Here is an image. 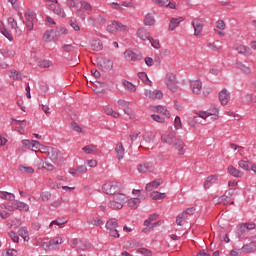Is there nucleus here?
<instances>
[{
    "mask_svg": "<svg viewBox=\"0 0 256 256\" xmlns=\"http://www.w3.org/2000/svg\"><path fill=\"white\" fill-rule=\"evenodd\" d=\"M21 197H23V194L21 193L17 195L13 193H0V199L10 201L12 211L13 209H17L18 211H23L24 213H27V211H29V204L21 201Z\"/></svg>",
    "mask_w": 256,
    "mask_h": 256,
    "instance_id": "f257e3e1",
    "label": "nucleus"
},
{
    "mask_svg": "<svg viewBox=\"0 0 256 256\" xmlns=\"http://www.w3.org/2000/svg\"><path fill=\"white\" fill-rule=\"evenodd\" d=\"M161 139L162 143H167L168 145H171L174 149H177L180 155H183V153H185V143H183V140L177 138V132L171 131L168 133V135H163Z\"/></svg>",
    "mask_w": 256,
    "mask_h": 256,
    "instance_id": "f03ea898",
    "label": "nucleus"
},
{
    "mask_svg": "<svg viewBox=\"0 0 256 256\" xmlns=\"http://www.w3.org/2000/svg\"><path fill=\"white\" fill-rule=\"evenodd\" d=\"M46 151L50 161H52L54 165H62L65 163V158L63 157V153H61L59 149L53 148V147H47Z\"/></svg>",
    "mask_w": 256,
    "mask_h": 256,
    "instance_id": "7ed1b4c3",
    "label": "nucleus"
},
{
    "mask_svg": "<svg viewBox=\"0 0 256 256\" xmlns=\"http://www.w3.org/2000/svg\"><path fill=\"white\" fill-rule=\"evenodd\" d=\"M117 227H119V220L116 218H110L105 225V228L108 231L109 237H113L114 239H119L121 237V234H119V230H117Z\"/></svg>",
    "mask_w": 256,
    "mask_h": 256,
    "instance_id": "20e7f679",
    "label": "nucleus"
},
{
    "mask_svg": "<svg viewBox=\"0 0 256 256\" xmlns=\"http://www.w3.org/2000/svg\"><path fill=\"white\" fill-rule=\"evenodd\" d=\"M127 201V195L125 193H113L111 194L110 207L112 209H123V203Z\"/></svg>",
    "mask_w": 256,
    "mask_h": 256,
    "instance_id": "39448f33",
    "label": "nucleus"
},
{
    "mask_svg": "<svg viewBox=\"0 0 256 256\" xmlns=\"http://www.w3.org/2000/svg\"><path fill=\"white\" fill-rule=\"evenodd\" d=\"M165 85L172 93H175L178 89L179 81L174 73L168 72L165 76Z\"/></svg>",
    "mask_w": 256,
    "mask_h": 256,
    "instance_id": "423d86ee",
    "label": "nucleus"
},
{
    "mask_svg": "<svg viewBox=\"0 0 256 256\" xmlns=\"http://www.w3.org/2000/svg\"><path fill=\"white\" fill-rule=\"evenodd\" d=\"M193 215H195V208L193 207L187 208L176 217L177 225L179 226L185 225L187 221H189V219L193 217Z\"/></svg>",
    "mask_w": 256,
    "mask_h": 256,
    "instance_id": "0eeeda50",
    "label": "nucleus"
},
{
    "mask_svg": "<svg viewBox=\"0 0 256 256\" xmlns=\"http://www.w3.org/2000/svg\"><path fill=\"white\" fill-rule=\"evenodd\" d=\"M39 201H49L52 199V207H59L61 205V197H57V194L51 195V193L38 194Z\"/></svg>",
    "mask_w": 256,
    "mask_h": 256,
    "instance_id": "6e6552de",
    "label": "nucleus"
},
{
    "mask_svg": "<svg viewBox=\"0 0 256 256\" xmlns=\"http://www.w3.org/2000/svg\"><path fill=\"white\" fill-rule=\"evenodd\" d=\"M255 229V223H242L239 225L237 230V235L239 239H243L249 231H253Z\"/></svg>",
    "mask_w": 256,
    "mask_h": 256,
    "instance_id": "1a4fd4ad",
    "label": "nucleus"
},
{
    "mask_svg": "<svg viewBox=\"0 0 256 256\" xmlns=\"http://www.w3.org/2000/svg\"><path fill=\"white\" fill-rule=\"evenodd\" d=\"M140 203H141V194L133 193L132 196H129L128 206L131 207V209H137Z\"/></svg>",
    "mask_w": 256,
    "mask_h": 256,
    "instance_id": "9d476101",
    "label": "nucleus"
},
{
    "mask_svg": "<svg viewBox=\"0 0 256 256\" xmlns=\"http://www.w3.org/2000/svg\"><path fill=\"white\" fill-rule=\"evenodd\" d=\"M24 17L26 19V28L28 31H33V21H35V12L28 10L25 14Z\"/></svg>",
    "mask_w": 256,
    "mask_h": 256,
    "instance_id": "9b49d317",
    "label": "nucleus"
},
{
    "mask_svg": "<svg viewBox=\"0 0 256 256\" xmlns=\"http://www.w3.org/2000/svg\"><path fill=\"white\" fill-rule=\"evenodd\" d=\"M103 193H119V183H106L102 186Z\"/></svg>",
    "mask_w": 256,
    "mask_h": 256,
    "instance_id": "f8f14e48",
    "label": "nucleus"
},
{
    "mask_svg": "<svg viewBox=\"0 0 256 256\" xmlns=\"http://www.w3.org/2000/svg\"><path fill=\"white\" fill-rule=\"evenodd\" d=\"M190 88L194 95H201L203 89V82L201 80H192L190 81Z\"/></svg>",
    "mask_w": 256,
    "mask_h": 256,
    "instance_id": "ddd939ff",
    "label": "nucleus"
},
{
    "mask_svg": "<svg viewBox=\"0 0 256 256\" xmlns=\"http://www.w3.org/2000/svg\"><path fill=\"white\" fill-rule=\"evenodd\" d=\"M139 173H153L155 171V164L152 162H145L144 164L138 165Z\"/></svg>",
    "mask_w": 256,
    "mask_h": 256,
    "instance_id": "4468645a",
    "label": "nucleus"
},
{
    "mask_svg": "<svg viewBox=\"0 0 256 256\" xmlns=\"http://www.w3.org/2000/svg\"><path fill=\"white\" fill-rule=\"evenodd\" d=\"M99 65H100L101 71H103L104 73H109V71L113 69V61L107 58L102 59Z\"/></svg>",
    "mask_w": 256,
    "mask_h": 256,
    "instance_id": "2eb2a0df",
    "label": "nucleus"
},
{
    "mask_svg": "<svg viewBox=\"0 0 256 256\" xmlns=\"http://www.w3.org/2000/svg\"><path fill=\"white\" fill-rule=\"evenodd\" d=\"M219 99H220L221 105H227L229 101H231V93H229V91H227L226 89H223L219 93Z\"/></svg>",
    "mask_w": 256,
    "mask_h": 256,
    "instance_id": "dca6fc26",
    "label": "nucleus"
},
{
    "mask_svg": "<svg viewBox=\"0 0 256 256\" xmlns=\"http://www.w3.org/2000/svg\"><path fill=\"white\" fill-rule=\"evenodd\" d=\"M124 57L127 61H141V55L136 54L133 50H126Z\"/></svg>",
    "mask_w": 256,
    "mask_h": 256,
    "instance_id": "f3484780",
    "label": "nucleus"
},
{
    "mask_svg": "<svg viewBox=\"0 0 256 256\" xmlns=\"http://www.w3.org/2000/svg\"><path fill=\"white\" fill-rule=\"evenodd\" d=\"M183 21H185V18L183 17L172 18L169 24V31H175Z\"/></svg>",
    "mask_w": 256,
    "mask_h": 256,
    "instance_id": "a211bd4d",
    "label": "nucleus"
},
{
    "mask_svg": "<svg viewBox=\"0 0 256 256\" xmlns=\"http://www.w3.org/2000/svg\"><path fill=\"white\" fill-rule=\"evenodd\" d=\"M137 36L139 37V39H141L142 41H149L151 39V34L148 32L147 29L145 28H140L137 31Z\"/></svg>",
    "mask_w": 256,
    "mask_h": 256,
    "instance_id": "6ab92c4d",
    "label": "nucleus"
},
{
    "mask_svg": "<svg viewBox=\"0 0 256 256\" xmlns=\"http://www.w3.org/2000/svg\"><path fill=\"white\" fill-rule=\"evenodd\" d=\"M65 243V238L61 236H56L50 240L51 249H57V246L63 245Z\"/></svg>",
    "mask_w": 256,
    "mask_h": 256,
    "instance_id": "aec40b11",
    "label": "nucleus"
},
{
    "mask_svg": "<svg viewBox=\"0 0 256 256\" xmlns=\"http://www.w3.org/2000/svg\"><path fill=\"white\" fill-rule=\"evenodd\" d=\"M154 111L167 119L171 117V113L169 112V110H167L165 106H155Z\"/></svg>",
    "mask_w": 256,
    "mask_h": 256,
    "instance_id": "412c9836",
    "label": "nucleus"
},
{
    "mask_svg": "<svg viewBox=\"0 0 256 256\" xmlns=\"http://www.w3.org/2000/svg\"><path fill=\"white\" fill-rule=\"evenodd\" d=\"M0 31L8 41H13V34H11V31H9V29L5 28V24L3 23V21H0Z\"/></svg>",
    "mask_w": 256,
    "mask_h": 256,
    "instance_id": "4be33fe9",
    "label": "nucleus"
},
{
    "mask_svg": "<svg viewBox=\"0 0 256 256\" xmlns=\"http://www.w3.org/2000/svg\"><path fill=\"white\" fill-rule=\"evenodd\" d=\"M192 26L194 27V35L197 37L203 32V24L199 20L192 21Z\"/></svg>",
    "mask_w": 256,
    "mask_h": 256,
    "instance_id": "5701e85b",
    "label": "nucleus"
},
{
    "mask_svg": "<svg viewBox=\"0 0 256 256\" xmlns=\"http://www.w3.org/2000/svg\"><path fill=\"white\" fill-rule=\"evenodd\" d=\"M241 251H243V253H255V251H256V242L253 241V242H250V243L244 245L241 248Z\"/></svg>",
    "mask_w": 256,
    "mask_h": 256,
    "instance_id": "b1692460",
    "label": "nucleus"
},
{
    "mask_svg": "<svg viewBox=\"0 0 256 256\" xmlns=\"http://www.w3.org/2000/svg\"><path fill=\"white\" fill-rule=\"evenodd\" d=\"M162 184H163L162 179H156L146 185V191L151 192L153 191V189H157V187H159V185H162Z\"/></svg>",
    "mask_w": 256,
    "mask_h": 256,
    "instance_id": "393cba45",
    "label": "nucleus"
},
{
    "mask_svg": "<svg viewBox=\"0 0 256 256\" xmlns=\"http://www.w3.org/2000/svg\"><path fill=\"white\" fill-rule=\"evenodd\" d=\"M115 153L119 161H121V159L125 157V148L123 147V143H119L116 145Z\"/></svg>",
    "mask_w": 256,
    "mask_h": 256,
    "instance_id": "a878e982",
    "label": "nucleus"
},
{
    "mask_svg": "<svg viewBox=\"0 0 256 256\" xmlns=\"http://www.w3.org/2000/svg\"><path fill=\"white\" fill-rule=\"evenodd\" d=\"M146 97H149L150 99H162L163 98V92L160 90H154V91H147Z\"/></svg>",
    "mask_w": 256,
    "mask_h": 256,
    "instance_id": "bb28decb",
    "label": "nucleus"
},
{
    "mask_svg": "<svg viewBox=\"0 0 256 256\" xmlns=\"http://www.w3.org/2000/svg\"><path fill=\"white\" fill-rule=\"evenodd\" d=\"M215 183H217V175L208 176L204 183V188L210 189L212 185H215Z\"/></svg>",
    "mask_w": 256,
    "mask_h": 256,
    "instance_id": "cd10ccee",
    "label": "nucleus"
},
{
    "mask_svg": "<svg viewBox=\"0 0 256 256\" xmlns=\"http://www.w3.org/2000/svg\"><path fill=\"white\" fill-rule=\"evenodd\" d=\"M235 51L239 53V55H251V48L243 45H239L235 48Z\"/></svg>",
    "mask_w": 256,
    "mask_h": 256,
    "instance_id": "c85d7f7f",
    "label": "nucleus"
},
{
    "mask_svg": "<svg viewBox=\"0 0 256 256\" xmlns=\"http://www.w3.org/2000/svg\"><path fill=\"white\" fill-rule=\"evenodd\" d=\"M9 77L10 79H13V81H21V79H23V74L17 70H10Z\"/></svg>",
    "mask_w": 256,
    "mask_h": 256,
    "instance_id": "c756f323",
    "label": "nucleus"
},
{
    "mask_svg": "<svg viewBox=\"0 0 256 256\" xmlns=\"http://www.w3.org/2000/svg\"><path fill=\"white\" fill-rule=\"evenodd\" d=\"M144 25L151 27L152 25H155V17L153 14L148 13L144 18Z\"/></svg>",
    "mask_w": 256,
    "mask_h": 256,
    "instance_id": "7c9ffc66",
    "label": "nucleus"
},
{
    "mask_svg": "<svg viewBox=\"0 0 256 256\" xmlns=\"http://www.w3.org/2000/svg\"><path fill=\"white\" fill-rule=\"evenodd\" d=\"M91 49L93 51H103V42L101 40L92 41Z\"/></svg>",
    "mask_w": 256,
    "mask_h": 256,
    "instance_id": "2f4dec72",
    "label": "nucleus"
},
{
    "mask_svg": "<svg viewBox=\"0 0 256 256\" xmlns=\"http://www.w3.org/2000/svg\"><path fill=\"white\" fill-rule=\"evenodd\" d=\"M51 65H53V62H51V60L41 59L38 61V67H41V69H49Z\"/></svg>",
    "mask_w": 256,
    "mask_h": 256,
    "instance_id": "473e14b6",
    "label": "nucleus"
},
{
    "mask_svg": "<svg viewBox=\"0 0 256 256\" xmlns=\"http://www.w3.org/2000/svg\"><path fill=\"white\" fill-rule=\"evenodd\" d=\"M157 219H159V214H151L149 218L144 221V227H149L151 223H153V221H157Z\"/></svg>",
    "mask_w": 256,
    "mask_h": 256,
    "instance_id": "72a5a7b5",
    "label": "nucleus"
},
{
    "mask_svg": "<svg viewBox=\"0 0 256 256\" xmlns=\"http://www.w3.org/2000/svg\"><path fill=\"white\" fill-rule=\"evenodd\" d=\"M88 249H91V243L87 241H81L77 246L78 251H87Z\"/></svg>",
    "mask_w": 256,
    "mask_h": 256,
    "instance_id": "f704fd0d",
    "label": "nucleus"
},
{
    "mask_svg": "<svg viewBox=\"0 0 256 256\" xmlns=\"http://www.w3.org/2000/svg\"><path fill=\"white\" fill-rule=\"evenodd\" d=\"M228 173H230V175H232L233 177H242L243 176V172L239 171L237 168L230 166L228 167Z\"/></svg>",
    "mask_w": 256,
    "mask_h": 256,
    "instance_id": "c9c22d12",
    "label": "nucleus"
},
{
    "mask_svg": "<svg viewBox=\"0 0 256 256\" xmlns=\"http://www.w3.org/2000/svg\"><path fill=\"white\" fill-rule=\"evenodd\" d=\"M19 237H22L24 241H29V231H27V228H20L18 231Z\"/></svg>",
    "mask_w": 256,
    "mask_h": 256,
    "instance_id": "e433bc0d",
    "label": "nucleus"
},
{
    "mask_svg": "<svg viewBox=\"0 0 256 256\" xmlns=\"http://www.w3.org/2000/svg\"><path fill=\"white\" fill-rule=\"evenodd\" d=\"M0 53H1V55H3V57H15V51H13L9 48L0 49Z\"/></svg>",
    "mask_w": 256,
    "mask_h": 256,
    "instance_id": "4c0bfd02",
    "label": "nucleus"
},
{
    "mask_svg": "<svg viewBox=\"0 0 256 256\" xmlns=\"http://www.w3.org/2000/svg\"><path fill=\"white\" fill-rule=\"evenodd\" d=\"M97 150V146L90 144L82 148V151L86 153L87 155H91V153H94V151Z\"/></svg>",
    "mask_w": 256,
    "mask_h": 256,
    "instance_id": "58836bf2",
    "label": "nucleus"
},
{
    "mask_svg": "<svg viewBox=\"0 0 256 256\" xmlns=\"http://www.w3.org/2000/svg\"><path fill=\"white\" fill-rule=\"evenodd\" d=\"M167 195L165 193H151L150 199H153L154 201H163Z\"/></svg>",
    "mask_w": 256,
    "mask_h": 256,
    "instance_id": "ea45409f",
    "label": "nucleus"
},
{
    "mask_svg": "<svg viewBox=\"0 0 256 256\" xmlns=\"http://www.w3.org/2000/svg\"><path fill=\"white\" fill-rule=\"evenodd\" d=\"M1 211V219H7V217H9L11 215V211H13V209L11 208V206L9 208H0Z\"/></svg>",
    "mask_w": 256,
    "mask_h": 256,
    "instance_id": "a19ab883",
    "label": "nucleus"
},
{
    "mask_svg": "<svg viewBox=\"0 0 256 256\" xmlns=\"http://www.w3.org/2000/svg\"><path fill=\"white\" fill-rule=\"evenodd\" d=\"M238 165H239L240 169H243L244 171H249V167H251V162H249L247 160H240L238 162Z\"/></svg>",
    "mask_w": 256,
    "mask_h": 256,
    "instance_id": "79ce46f5",
    "label": "nucleus"
},
{
    "mask_svg": "<svg viewBox=\"0 0 256 256\" xmlns=\"http://www.w3.org/2000/svg\"><path fill=\"white\" fill-rule=\"evenodd\" d=\"M138 77L139 79H141V81H143V83H145L146 85H151V80H149V77L147 76V73L145 72H140L138 73Z\"/></svg>",
    "mask_w": 256,
    "mask_h": 256,
    "instance_id": "37998d69",
    "label": "nucleus"
},
{
    "mask_svg": "<svg viewBox=\"0 0 256 256\" xmlns=\"http://www.w3.org/2000/svg\"><path fill=\"white\" fill-rule=\"evenodd\" d=\"M229 199V196L227 194H223L220 196L218 200H216L217 203H223L224 205H227V203L233 204V200H227Z\"/></svg>",
    "mask_w": 256,
    "mask_h": 256,
    "instance_id": "c03bdc74",
    "label": "nucleus"
},
{
    "mask_svg": "<svg viewBox=\"0 0 256 256\" xmlns=\"http://www.w3.org/2000/svg\"><path fill=\"white\" fill-rule=\"evenodd\" d=\"M237 69H240L241 71H243V73L249 74L251 73V68H249L248 66H246L245 64L238 62L236 64Z\"/></svg>",
    "mask_w": 256,
    "mask_h": 256,
    "instance_id": "a18cd8bd",
    "label": "nucleus"
},
{
    "mask_svg": "<svg viewBox=\"0 0 256 256\" xmlns=\"http://www.w3.org/2000/svg\"><path fill=\"white\" fill-rule=\"evenodd\" d=\"M32 151H39L41 149V143L37 140H31L30 148Z\"/></svg>",
    "mask_w": 256,
    "mask_h": 256,
    "instance_id": "49530a36",
    "label": "nucleus"
},
{
    "mask_svg": "<svg viewBox=\"0 0 256 256\" xmlns=\"http://www.w3.org/2000/svg\"><path fill=\"white\" fill-rule=\"evenodd\" d=\"M123 85H124L125 89H127L128 91H132V92L137 91V88L135 87V85H133V83H131L127 80L123 81Z\"/></svg>",
    "mask_w": 256,
    "mask_h": 256,
    "instance_id": "de8ad7c7",
    "label": "nucleus"
},
{
    "mask_svg": "<svg viewBox=\"0 0 256 256\" xmlns=\"http://www.w3.org/2000/svg\"><path fill=\"white\" fill-rule=\"evenodd\" d=\"M3 256H17V250L8 248L2 252Z\"/></svg>",
    "mask_w": 256,
    "mask_h": 256,
    "instance_id": "09e8293b",
    "label": "nucleus"
},
{
    "mask_svg": "<svg viewBox=\"0 0 256 256\" xmlns=\"http://www.w3.org/2000/svg\"><path fill=\"white\" fill-rule=\"evenodd\" d=\"M151 118L153 121H156V123H165V117L159 114H152Z\"/></svg>",
    "mask_w": 256,
    "mask_h": 256,
    "instance_id": "8fccbe9b",
    "label": "nucleus"
},
{
    "mask_svg": "<svg viewBox=\"0 0 256 256\" xmlns=\"http://www.w3.org/2000/svg\"><path fill=\"white\" fill-rule=\"evenodd\" d=\"M19 171H21V173H28V174L35 173V169H33V167H27V166H19Z\"/></svg>",
    "mask_w": 256,
    "mask_h": 256,
    "instance_id": "3c124183",
    "label": "nucleus"
},
{
    "mask_svg": "<svg viewBox=\"0 0 256 256\" xmlns=\"http://www.w3.org/2000/svg\"><path fill=\"white\" fill-rule=\"evenodd\" d=\"M10 227H14V229H17V227H21V220L14 218L10 220V223H8Z\"/></svg>",
    "mask_w": 256,
    "mask_h": 256,
    "instance_id": "603ef678",
    "label": "nucleus"
},
{
    "mask_svg": "<svg viewBox=\"0 0 256 256\" xmlns=\"http://www.w3.org/2000/svg\"><path fill=\"white\" fill-rule=\"evenodd\" d=\"M114 25L116 31H127V26L123 25L119 21H114Z\"/></svg>",
    "mask_w": 256,
    "mask_h": 256,
    "instance_id": "864d4df0",
    "label": "nucleus"
},
{
    "mask_svg": "<svg viewBox=\"0 0 256 256\" xmlns=\"http://www.w3.org/2000/svg\"><path fill=\"white\" fill-rule=\"evenodd\" d=\"M136 252L144 256H153V253L151 252V250L147 248H139Z\"/></svg>",
    "mask_w": 256,
    "mask_h": 256,
    "instance_id": "5fc2aeb1",
    "label": "nucleus"
},
{
    "mask_svg": "<svg viewBox=\"0 0 256 256\" xmlns=\"http://www.w3.org/2000/svg\"><path fill=\"white\" fill-rule=\"evenodd\" d=\"M88 225H103V220H101V218H93L92 220L88 221Z\"/></svg>",
    "mask_w": 256,
    "mask_h": 256,
    "instance_id": "6e6d98bb",
    "label": "nucleus"
},
{
    "mask_svg": "<svg viewBox=\"0 0 256 256\" xmlns=\"http://www.w3.org/2000/svg\"><path fill=\"white\" fill-rule=\"evenodd\" d=\"M8 27L9 29H17V21H15V18H8Z\"/></svg>",
    "mask_w": 256,
    "mask_h": 256,
    "instance_id": "4d7b16f0",
    "label": "nucleus"
},
{
    "mask_svg": "<svg viewBox=\"0 0 256 256\" xmlns=\"http://www.w3.org/2000/svg\"><path fill=\"white\" fill-rule=\"evenodd\" d=\"M148 41H150V43H151L152 47H154V49H161V44L159 43V40H155L150 37V39Z\"/></svg>",
    "mask_w": 256,
    "mask_h": 256,
    "instance_id": "13d9d810",
    "label": "nucleus"
},
{
    "mask_svg": "<svg viewBox=\"0 0 256 256\" xmlns=\"http://www.w3.org/2000/svg\"><path fill=\"white\" fill-rule=\"evenodd\" d=\"M56 33H59L60 35H67L69 33V30L63 26L56 27Z\"/></svg>",
    "mask_w": 256,
    "mask_h": 256,
    "instance_id": "bf43d9fd",
    "label": "nucleus"
},
{
    "mask_svg": "<svg viewBox=\"0 0 256 256\" xmlns=\"http://www.w3.org/2000/svg\"><path fill=\"white\" fill-rule=\"evenodd\" d=\"M66 5L70 8L77 7L79 5V0H67Z\"/></svg>",
    "mask_w": 256,
    "mask_h": 256,
    "instance_id": "052dcab7",
    "label": "nucleus"
},
{
    "mask_svg": "<svg viewBox=\"0 0 256 256\" xmlns=\"http://www.w3.org/2000/svg\"><path fill=\"white\" fill-rule=\"evenodd\" d=\"M9 237H10V239H12V241L14 243H19V235L17 233H15L14 231H11L9 233Z\"/></svg>",
    "mask_w": 256,
    "mask_h": 256,
    "instance_id": "680f3d73",
    "label": "nucleus"
},
{
    "mask_svg": "<svg viewBox=\"0 0 256 256\" xmlns=\"http://www.w3.org/2000/svg\"><path fill=\"white\" fill-rule=\"evenodd\" d=\"M51 33H53V30H48L44 33L43 35V40L46 41L47 43L51 42Z\"/></svg>",
    "mask_w": 256,
    "mask_h": 256,
    "instance_id": "e2e57ef3",
    "label": "nucleus"
},
{
    "mask_svg": "<svg viewBox=\"0 0 256 256\" xmlns=\"http://www.w3.org/2000/svg\"><path fill=\"white\" fill-rule=\"evenodd\" d=\"M55 15H58L59 17H65V11L61 7H57L54 10Z\"/></svg>",
    "mask_w": 256,
    "mask_h": 256,
    "instance_id": "0e129e2a",
    "label": "nucleus"
},
{
    "mask_svg": "<svg viewBox=\"0 0 256 256\" xmlns=\"http://www.w3.org/2000/svg\"><path fill=\"white\" fill-rule=\"evenodd\" d=\"M70 27L74 29V31H81V27H79V23L75 20H70Z\"/></svg>",
    "mask_w": 256,
    "mask_h": 256,
    "instance_id": "69168bd1",
    "label": "nucleus"
},
{
    "mask_svg": "<svg viewBox=\"0 0 256 256\" xmlns=\"http://www.w3.org/2000/svg\"><path fill=\"white\" fill-rule=\"evenodd\" d=\"M174 127L175 129L179 130L181 129V117L176 116L174 120Z\"/></svg>",
    "mask_w": 256,
    "mask_h": 256,
    "instance_id": "338daca9",
    "label": "nucleus"
},
{
    "mask_svg": "<svg viewBox=\"0 0 256 256\" xmlns=\"http://www.w3.org/2000/svg\"><path fill=\"white\" fill-rule=\"evenodd\" d=\"M207 47H209L211 51H219L221 49L217 46V44L211 42L207 43Z\"/></svg>",
    "mask_w": 256,
    "mask_h": 256,
    "instance_id": "774afa93",
    "label": "nucleus"
}]
</instances>
